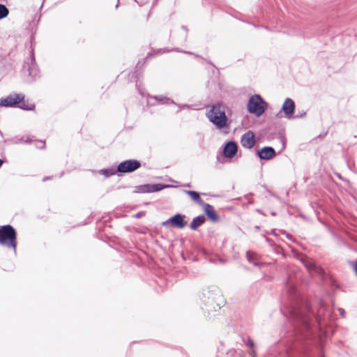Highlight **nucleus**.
<instances>
[{"instance_id":"18","label":"nucleus","mask_w":357,"mask_h":357,"mask_svg":"<svg viewBox=\"0 0 357 357\" xmlns=\"http://www.w3.org/2000/svg\"><path fill=\"white\" fill-rule=\"evenodd\" d=\"M5 143L13 145V144H30L32 140L28 135H22V136H15L12 138L6 139Z\"/></svg>"},{"instance_id":"17","label":"nucleus","mask_w":357,"mask_h":357,"mask_svg":"<svg viewBox=\"0 0 357 357\" xmlns=\"http://www.w3.org/2000/svg\"><path fill=\"white\" fill-rule=\"evenodd\" d=\"M202 206L203 207L205 214L212 222H216L219 220V216L212 205L204 203Z\"/></svg>"},{"instance_id":"13","label":"nucleus","mask_w":357,"mask_h":357,"mask_svg":"<svg viewBox=\"0 0 357 357\" xmlns=\"http://www.w3.org/2000/svg\"><path fill=\"white\" fill-rule=\"evenodd\" d=\"M241 145L245 148L250 149L255 144V135L253 132L249 130L245 132L241 137Z\"/></svg>"},{"instance_id":"34","label":"nucleus","mask_w":357,"mask_h":357,"mask_svg":"<svg viewBox=\"0 0 357 357\" xmlns=\"http://www.w3.org/2000/svg\"><path fill=\"white\" fill-rule=\"evenodd\" d=\"M275 231H276V229H273V230L271 231V235H273V236H276L277 234H276V232H275Z\"/></svg>"},{"instance_id":"5","label":"nucleus","mask_w":357,"mask_h":357,"mask_svg":"<svg viewBox=\"0 0 357 357\" xmlns=\"http://www.w3.org/2000/svg\"><path fill=\"white\" fill-rule=\"evenodd\" d=\"M23 70L28 73L30 82L35 81L40 77V71L36 63L33 51L30 52L29 57L24 61Z\"/></svg>"},{"instance_id":"23","label":"nucleus","mask_w":357,"mask_h":357,"mask_svg":"<svg viewBox=\"0 0 357 357\" xmlns=\"http://www.w3.org/2000/svg\"><path fill=\"white\" fill-rule=\"evenodd\" d=\"M98 173L100 174L104 175L106 178L110 177L111 176H113L116 174L117 172L116 169L114 168H107V169H102L98 171Z\"/></svg>"},{"instance_id":"40","label":"nucleus","mask_w":357,"mask_h":357,"mask_svg":"<svg viewBox=\"0 0 357 357\" xmlns=\"http://www.w3.org/2000/svg\"><path fill=\"white\" fill-rule=\"evenodd\" d=\"M257 211L258 213H262L261 211V210H259V209H257Z\"/></svg>"},{"instance_id":"27","label":"nucleus","mask_w":357,"mask_h":357,"mask_svg":"<svg viewBox=\"0 0 357 357\" xmlns=\"http://www.w3.org/2000/svg\"><path fill=\"white\" fill-rule=\"evenodd\" d=\"M175 105L178 106L179 110L185 109H190V106L189 105H187V104H177V103H176Z\"/></svg>"},{"instance_id":"30","label":"nucleus","mask_w":357,"mask_h":357,"mask_svg":"<svg viewBox=\"0 0 357 357\" xmlns=\"http://www.w3.org/2000/svg\"><path fill=\"white\" fill-rule=\"evenodd\" d=\"M174 51H176V52H183V53H185V54H194L192 52H187V51H180L178 48H175L174 49ZM171 51H173V50H172Z\"/></svg>"},{"instance_id":"1","label":"nucleus","mask_w":357,"mask_h":357,"mask_svg":"<svg viewBox=\"0 0 357 357\" xmlns=\"http://www.w3.org/2000/svg\"><path fill=\"white\" fill-rule=\"evenodd\" d=\"M285 291L290 300L287 307L289 319L301 332L309 331L310 310L308 304L300 298L296 287L291 279L286 282Z\"/></svg>"},{"instance_id":"39","label":"nucleus","mask_w":357,"mask_h":357,"mask_svg":"<svg viewBox=\"0 0 357 357\" xmlns=\"http://www.w3.org/2000/svg\"><path fill=\"white\" fill-rule=\"evenodd\" d=\"M139 91L142 96H144V93L142 92V91L141 89H139Z\"/></svg>"},{"instance_id":"16","label":"nucleus","mask_w":357,"mask_h":357,"mask_svg":"<svg viewBox=\"0 0 357 357\" xmlns=\"http://www.w3.org/2000/svg\"><path fill=\"white\" fill-rule=\"evenodd\" d=\"M238 151V145L234 141H229L225 144L224 150H223V155L225 158H233L237 153Z\"/></svg>"},{"instance_id":"24","label":"nucleus","mask_w":357,"mask_h":357,"mask_svg":"<svg viewBox=\"0 0 357 357\" xmlns=\"http://www.w3.org/2000/svg\"><path fill=\"white\" fill-rule=\"evenodd\" d=\"M19 108L24 109V110H33L35 108V105L33 104L29 105L27 102H25L24 100H22L18 105H17Z\"/></svg>"},{"instance_id":"3","label":"nucleus","mask_w":357,"mask_h":357,"mask_svg":"<svg viewBox=\"0 0 357 357\" xmlns=\"http://www.w3.org/2000/svg\"><path fill=\"white\" fill-rule=\"evenodd\" d=\"M0 245L12 249L15 253L17 250V232L10 225L0 227Z\"/></svg>"},{"instance_id":"15","label":"nucleus","mask_w":357,"mask_h":357,"mask_svg":"<svg viewBox=\"0 0 357 357\" xmlns=\"http://www.w3.org/2000/svg\"><path fill=\"white\" fill-rule=\"evenodd\" d=\"M282 110L284 113V116L287 119H291L295 111V103L294 100L289 98L285 99Z\"/></svg>"},{"instance_id":"37","label":"nucleus","mask_w":357,"mask_h":357,"mask_svg":"<svg viewBox=\"0 0 357 357\" xmlns=\"http://www.w3.org/2000/svg\"><path fill=\"white\" fill-rule=\"evenodd\" d=\"M40 142L43 144V146H40V148L43 149L45 147V142Z\"/></svg>"},{"instance_id":"14","label":"nucleus","mask_w":357,"mask_h":357,"mask_svg":"<svg viewBox=\"0 0 357 357\" xmlns=\"http://www.w3.org/2000/svg\"><path fill=\"white\" fill-rule=\"evenodd\" d=\"M257 155L261 160H268L276 155V152L271 146H264L257 151Z\"/></svg>"},{"instance_id":"12","label":"nucleus","mask_w":357,"mask_h":357,"mask_svg":"<svg viewBox=\"0 0 357 357\" xmlns=\"http://www.w3.org/2000/svg\"><path fill=\"white\" fill-rule=\"evenodd\" d=\"M330 317L331 311L325 309V307L321 305V307L318 310L317 315L315 317L319 327L326 326L328 324L326 319Z\"/></svg>"},{"instance_id":"22","label":"nucleus","mask_w":357,"mask_h":357,"mask_svg":"<svg viewBox=\"0 0 357 357\" xmlns=\"http://www.w3.org/2000/svg\"><path fill=\"white\" fill-rule=\"evenodd\" d=\"M208 303L212 304V301L214 300H220V302L217 303V305L219 308L221 307V305L224 304L225 301L222 297V295L219 291H216L215 294H213V296H208Z\"/></svg>"},{"instance_id":"21","label":"nucleus","mask_w":357,"mask_h":357,"mask_svg":"<svg viewBox=\"0 0 357 357\" xmlns=\"http://www.w3.org/2000/svg\"><path fill=\"white\" fill-rule=\"evenodd\" d=\"M185 193H186L188 195H189L191 199L195 201L196 203H197L199 206H202L204 204V202L203 199H201L200 195L199 192L193 190H184Z\"/></svg>"},{"instance_id":"6","label":"nucleus","mask_w":357,"mask_h":357,"mask_svg":"<svg viewBox=\"0 0 357 357\" xmlns=\"http://www.w3.org/2000/svg\"><path fill=\"white\" fill-rule=\"evenodd\" d=\"M141 167V162L137 160H126L120 162L116 167V171L120 174L131 173Z\"/></svg>"},{"instance_id":"29","label":"nucleus","mask_w":357,"mask_h":357,"mask_svg":"<svg viewBox=\"0 0 357 357\" xmlns=\"http://www.w3.org/2000/svg\"><path fill=\"white\" fill-rule=\"evenodd\" d=\"M169 52V50H166V49H159L157 51H155V54H163V53H165V52Z\"/></svg>"},{"instance_id":"2","label":"nucleus","mask_w":357,"mask_h":357,"mask_svg":"<svg viewBox=\"0 0 357 357\" xmlns=\"http://www.w3.org/2000/svg\"><path fill=\"white\" fill-rule=\"evenodd\" d=\"M206 116L218 129H222L227 126L228 118L225 109L220 104L213 105L207 112Z\"/></svg>"},{"instance_id":"4","label":"nucleus","mask_w":357,"mask_h":357,"mask_svg":"<svg viewBox=\"0 0 357 357\" xmlns=\"http://www.w3.org/2000/svg\"><path fill=\"white\" fill-rule=\"evenodd\" d=\"M248 110L250 114H254L257 116L262 115L267 109L268 104L258 94L252 96L248 102Z\"/></svg>"},{"instance_id":"11","label":"nucleus","mask_w":357,"mask_h":357,"mask_svg":"<svg viewBox=\"0 0 357 357\" xmlns=\"http://www.w3.org/2000/svg\"><path fill=\"white\" fill-rule=\"evenodd\" d=\"M301 262L310 274H317L323 276V269L318 266L312 259L307 257L303 258Z\"/></svg>"},{"instance_id":"8","label":"nucleus","mask_w":357,"mask_h":357,"mask_svg":"<svg viewBox=\"0 0 357 357\" xmlns=\"http://www.w3.org/2000/svg\"><path fill=\"white\" fill-rule=\"evenodd\" d=\"M185 216L181 213H176L174 215L169 218L166 221H164L162 225L163 226H169L171 225L173 227L182 229L185 225L186 222L185 221Z\"/></svg>"},{"instance_id":"32","label":"nucleus","mask_w":357,"mask_h":357,"mask_svg":"<svg viewBox=\"0 0 357 357\" xmlns=\"http://www.w3.org/2000/svg\"><path fill=\"white\" fill-rule=\"evenodd\" d=\"M282 233L283 234L286 235V236H287L288 238H289V239H291V236L289 234H288L286 231H284V230H283V231H282Z\"/></svg>"},{"instance_id":"10","label":"nucleus","mask_w":357,"mask_h":357,"mask_svg":"<svg viewBox=\"0 0 357 357\" xmlns=\"http://www.w3.org/2000/svg\"><path fill=\"white\" fill-rule=\"evenodd\" d=\"M147 102L151 106H155L158 103L161 105H176V102L171 98L163 95L148 96Z\"/></svg>"},{"instance_id":"26","label":"nucleus","mask_w":357,"mask_h":357,"mask_svg":"<svg viewBox=\"0 0 357 357\" xmlns=\"http://www.w3.org/2000/svg\"><path fill=\"white\" fill-rule=\"evenodd\" d=\"M181 29L183 31V41H185L188 37V30L185 26H182Z\"/></svg>"},{"instance_id":"31","label":"nucleus","mask_w":357,"mask_h":357,"mask_svg":"<svg viewBox=\"0 0 357 357\" xmlns=\"http://www.w3.org/2000/svg\"><path fill=\"white\" fill-rule=\"evenodd\" d=\"M338 311L340 312V315H341L342 317H344V314H345V311H344V309H342V308H339V309H338Z\"/></svg>"},{"instance_id":"41","label":"nucleus","mask_w":357,"mask_h":357,"mask_svg":"<svg viewBox=\"0 0 357 357\" xmlns=\"http://www.w3.org/2000/svg\"><path fill=\"white\" fill-rule=\"evenodd\" d=\"M271 215H275V213L273 212V213H271Z\"/></svg>"},{"instance_id":"7","label":"nucleus","mask_w":357,"mask_h":357,"mask_svg":"<svg viewBox=\"0 0 357 357\" xmlns=\"http://www.w3.org/2000/svg\"><path fill=\"white\" fill-rule=\"evenodd\" d=\"M24 99V96L21 93L10 94L6 98L0 99V106L5 107H16Z\"/></svg>"},{"instance_id":"25","label":"nucleus","mask_w":357,"mask_h":357,"mask_svg":"<svg viewBox=\"0 0 357 357\" xmlns=\"http://www.w3.org/2000/svg\"><path fill=\"white\" fill-rule=\"evenodd\" d=\"M8 14V8L5 5L0 3V20L6 17Z\"/></svg>"},{"instance_id":"28","label":"nucleus","mask_w":357,"mask_h":357,"mask_svg":"<svg viewBox=\"0 0 357 357\" xmlns=\"http://www.w3.org/2000/svg\"><path fill=\"white\" fill-rule=\"evenodd\" d=\"M246 345L250 348H252L255 347V342L252 339L249 338L246 342Z\"/></svg>"},{"instance_id":"42","label":"nucleus","mask_w":357,"mask_h":357,"mask_svg":"<svg viewBox=\"0 0 357 357\" xmlns=\"http://www.w3.org/2000/svg\"><path fill=\"white\" fill-rule=\"evenodd\" d=\"M185 186H187V187H190V184H188V185H186Z\"/></svg>"},{"instance_id":"20","label":"nucleus","mask_w":357,"mask_h":357,"mask_svg":"<svg viewBox=\"0 0 357 357\" xmlns=\"http://www.w3.org/2000/svg\"><path fill=\"white\" fill-rule=\"evenodd\" d=\"M246 259L250 264H253L255 266H259L260 263L259 262V255L251 250H248L246 252Z\"/></svg>"},{"instance_id":"9","label":"nucleus","mask_w":357,"mask_h":357,"mask_svg":"<svg viewBox=\"0 0 357 357\" xmlns=\"http://www.w3.org/2000/svg\"><path fill=\"white\" fill-rule=\"evenodd\" d=\"M168 187V185L162 183L144 184L137 186L135 192L139 193H151L160 191Z\"/></svg>"},{"instance_id":"36","label":"nucleus","mask_w":357,"mask_h":357,"mask_svg":"<svg viewBox=\"0 0 357 357\" xmlns=\"http://www.w3.org/2000/svg\"><path fill=\"white\" fill-rule=\"evenodd\" d=\"M136 74H137V72L133 73L131 75V78H134V77H136V76H135V75H136Z\"/></svg>"},{"instance_id":"35","label":"nucleus","mask_w":357,"mask_h":357,"mask_svg":"<svg viewBox=\"0 0 357 357\" xmlns=\"http://www.w3.org/2000/svg\"><path fill=\"white\" fill-rule=\"evenodd\" d=\"M354 269L357 275V261L355 262Z\"/></svg>"},{"instance_id":"19","label":"nucleus","mask_w":357,"mask_h":357,"mask_svg":"<svg viewBox=\"0 0 357 357\" xmlns=\"http://www.w3.org/2000/svg\"><path fill=\"white\" fill-rule=\"evenodd\" d=\"M206 221V218L204 215H201L194 218L192 222L190 224V227L192 230H197L198 227L202 225Z\"/></svg>"},{"instance_id":"33","label":"nucleus","mask_w":357,"mask_h":357,"mask_svg":"<svg viewBox=\"0 0 357 357\" xmlns=\"http://www.w3.org/2000/svg\"><path fill=\"white\" fill-rule=\"evenodd\" d=\"M50 179H51V177H50V176H46V177H44V178H43V181H48V180H50Z\"/></svg>"},{"instance_id":"38","label":"nucleus","mask_w":357,"mask_h":357,"mask_svg":"<svg viewBox=\"0 0 357 357\" xmlns=\"http://www.w3.org/2000/svg\"><path fill=\"white\" fill-rule=\"evenodd\" d=\"M3 163V160L0 159V167L2 166Z\"/></svg>"}]
</instances>
